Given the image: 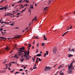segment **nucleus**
I'll return each instance as SVG.
<instances>
[{
	"mask_svg": "<svg viewBox=\"0 0 75 75\" xmlns=\"http://www.w3.org/2000/svg\"><path fill=\"white\" fill-rule=\"evenodd\" d=\"M24 47H23L19 49L18 51V54L17 55L20 56L21 57L20 59L21 62H23L24 61V59L25 60L28 61L30 56L29 55L30 52L28 50V52H27L24 51Z\"/></svg>",
	"mask_w": 75,
	"mask_h": 75,
	"instance_id": "nucleus-1",
	"label": "nucleus"
},
{
	"mask_svg": "<svg viewBox=\"0 0 75 75\" xmlns=\"http://www.w3.org/2000/svg\"><path fill=\"white\" fill-rule=\"evenodd\" d=\"M68 73L69 74H71L72 72V68H70L69 67V68H68Z\"/></svg>",
	"mask_w": 75,
	"mask_h": 75,
	"instance_id": "nucleus-2",
	"label": "nucleus"
},
{
	"mask_svg": "<svg viewBox=\"0 0 75 75\" xmlns=\"http://www.w3.org/2000/svg\"><path fill=\"white\" fill-rule=\"evenodd\" d=\"M5 49L6 51H8L10 50V47H9V46H7L5 48Z\"/></svg>",
	"mask_w": 75,
	"mask_h": 75,
	"instance_id": "nucleus-3",
	"label": "nucleus"
},
{
	"mask_svg": "<svg viewBox=\"0 0 75 75\" xmlns=\"http://www.w3.org/2000/svg\"><path fill=\"white\" fill-rule=\"evenodd\" d=\"M57 48L56 47H54L53 49V52L54 53H55L57 52Z\"/></svg>",
	"mask_w": 75,
	"mask_h": 75,
	"instance_id": "nucleus-4",
	"label": "nucleus"
},
{
	"mask_svg": "<svg viewBox=\"0 0 75 75\" xmlns=\"http://www.w3.org/2000/svg\"><path fill=\"white\" fill-rule=\"evenodd\" d=\"M50 68V67H46L45 69H44L45 71L46 72V71H49V68Z\"/></svg>",
	"mask_w": 75,
	"mask_h": 75,
	"instance_id": "nucleus-5",
	"label": "nucleus"
},
{
	"mask_svg": "<svg viewBox=\"0 0 75 75\" xmlns=\"http://www.w3.org/2000/svg\"><path fill=\"white\" fill-rule=\"evenodd\" d=\"M69 67H70V68H73V69H74V67L72 66V63H71L70 64V65L69 66L68 68H69Z\"/></svg>",
	"mask_w": 75,
	"mask_h": 75,
	"instance_id": "nucleus-6",
	"label": "nucleus"
},
{
	"mask_svg": "<svg viewBox=\"0 0 75 75\" xmlns=\"http://www.w3.org/2000/svg\"><path fill=\"white\" fill-rule=\"evenodd\" d=\"M12 15H13V14H12L11 13H8L6 14L5 15V16H12Z\"/></svg>",
	"mask_w": 75,
	"mask_h": 75,
	"instance_id": "nucleus-7",
	"label": "nucleus"
},
{
	"mask_svg": "<svg viewBox=\"0 0 75 75\" xmlns=\"http://www.w3.org/2000/svg\"><path fill=\"white\" fill-rule=\"evenodd\" d=\"M4 8L5 10H6L7 9V7L6 6L5 7H4L3 8H0V10H3Z\"/></svg>",
	"mask_w": 75,
	"mask_h": 75,
	"instance_id": "nucleus-8",
	"label": "nucleus"
},
{
	"mask_svg": "<svg viewBox=\"0 0 75 75\" xmlns=\"http://www.w3.org/2000/svg\"><path fill=\"white\" fill-rule=\"evenodd\" d=\"M21 37V35H19L18 36H17V37H15V38H20V37Z\"/></svg>",
	"mask_w": 75,
	"mask_h": 75,
	"instance_id": "nucleus-9",
	"label": "nucleus"
},
{
	"mask_svg": "<svg viewBox=\"0 0 75 75\" xmlns=\"http://www.w3.org/2000/svg\"><path fill=\"white\" fill-rule=\"evenodd\" d=\"M23 3H24V2H25L26 3H28L29 1H26V0H24L23 1H22Z\"/></svg>",
	"mask_w": 75,
	"mask_h": 75,
	"instance_id": "nucleus-10",
	"label": "nucleus"
},
{
	"mask_svg": "<svg viewBox=\"0 0 75 75\" xmlns=\"http://www.w3.org/2000/svg\"><path fill=\"white\" fill-rule=\"evenodd\" d=\"M31 45L30 44H29V46L28 47V50H30V48L31 47Z\"/></svg>",
	"mask_w": 75,
	"mask_h": 75,
	"instance_id": "nucleus-11",
	"label": "nucleus"
},
{
	"mask_svg": "<svg viewBox=\"0 0 75 75\" xmlns=\"http://www.w3.org/2000/svg\"><path fill=\"white\" fill-rule=\"evenodd\" d=\"M8 64H6V68H4L5 69H6L7 68V67H8Z\"/></svg>",
	"mask_w": 75,
	"mask_h": 75,
	"instance_id": "nucleus-12",
	"label": "nucleus"
},
{
	"mask_svg": "<svg viewBox=\"0 0 75 75\" xmlns=\"http://www.w3.org/2000/svg\"><path fill=\"white\" fill-rule=\"evenodd\" d=\"M37 16H36L34 18L32 21V22H33V21L34 20H36V19H37Z\"/></svg>",
	"mask_w": 75,
	"mask_h": 75,
	"instance_id": "nucleus-13",
	"label": "nucleus"
},
{
	"mask_svg": "<svg viewBox=\"0 0 75 75\" xmlns=\"http://www.w3.org/2000/svg\"><path fill=\"white\" fill-rule=\"evenodd\" d=\"M23 4H22L20 5V8H21H21H24V7L23 6Z\"/></svg>",
	"mask_w": 75,
	"mask_h": 75,
	"instance_id": "nucleus-14",
	"label": "nucleus"
},
{
	"mask_svg": "<svg viewBox=\"0 0 75 75\" xmlns=\"http://www.w3.org/2000/svg\"><path fill=\"white\" fill-rule=\"evenodd\" d=\"M71 57H73V55H72V54H69L68 56V57H69V58H70Z\"/></svg>",
	"mask_w": 75,
	"mask_h": 75,
	"instance_id": "nucleus-15",
	"label": "nucleus"
},
{
	"mask_svg": "<svg viewBox=\"0 0 75 75\" xmlns=\"http://www.w3.org/2000/svg\"><path fill=\"white\" fill-rule=\"evenodd\" d=\"M4 51L2 50H0V54H3V53H4Z\"/></svg>",
	"mask_w": 75,
	"mask_h": 75,
	"instance_id": "nucleus-16",
	"label": "nucleus"
},
{
	"mask_svg": "<svg viewBox=\"0 0 75 75\" xmlns=\"http://www.w3.org/2000/svg\"><path fill=\"white\" fill-rule=\"evenodd\" d=\"M69 32V31H67V32H66L65 33H64L63 35H62V36L63 37V36H64V35H65L67 33H68Z\"/></svg>",
	"mask_w": 75,
	"mask_h": 75,
	"instance_id": "nucleus-17",
	"label": "nucleus"
},
{
	"mask_svg": "<svg viewBox=\"0 0 75 75\" xmlns=\"http://www.w3.org/2000/svg\"><path fill=\"white\" fill-rule=\"evenodd\" d=\"M25 10H26V8H25V9H24L23 10H22L21 12V13H23V11H25Z\"/></svg>",
	"mask_w": 75,
	"mask_h": 75,
	"instance_id": "nucleus-18",
	"label": "nucleus"
},
{
	"mask_svg": "<svg viewBox=\"0 0 75 75\" xmlns=\"http://www.w3.org/2000/svg\"><path fill=\"white\" fill-rule=\"evenodd\" d=\"M19 73H20V72L19 71L16 72L15 74L16 75V74H19Z\"/></svg>",
	"mask_w": 75,
	"mask_h": 75,
	"instance_id": "nucleus-19",
	"label": "nucleus"
},
{
	"mask_svg": "<svg viewBox=\"0 0 75 75\" xmlns=\"http://www.w3.org/2000/svg\"><path fill=\"white\" fill-rule=\"evenodd\" d=\"M6 72V71L5 70H2V72L3 73H5Z\"/></svg>",
	"mask_w": 75,
	"mask_h": 75,
	"instance_id": "nucleus-20",
	"label": "nucleus"
},
{
	"mask_svg": "<svg viewBox=\"0 0 75 75\" xmlns=\"http://www.w3.org/2000/svg\"><path fill=\"white\" fill-rule=\"evenodd\" d=\"M38 57H40V56H41V54H38Z\"/></svg>",
	"mask_w": 75,
	"mask_h": 75,
	"instance_id": "nucleus-21",
	"label": "nucleus"
},
{
	"mask_svg": "<svg viewBox=\"0 0 75 75\" xmlns=\"http://www.w3.org/2000/svg\"><path fill=\"white\" fill-rule=\"evenodd\" d=\"M31 8L32 9H33V8H34V7L33 6H32L31 7H30V9H31Z\"/></svg>",
	"mask_w": 75,
	"mask_h": 75,
	"instance_id": "nucleus-22",
	"label": "nucleus"
},
{
	"mask_svg": "<svg viewBox=\"0 0 75 75\" xmlns=\"http://www.w3.org/2000/svg\"><path fill=\"white\" fill-rule=\"evenodd\" d=\"M61 67H62V65H60V66L58 67V69H60V68H61Z\"/></svg>",
	"mask_w": 75,
	"mask_h": 75,
	"instance_id": "nucleus-23",
	"label": "nucleus"
},
{
	"mask_svg": "<svg viewBox=\"0 0 75 75\" xmlns=\"http://www.w3.org/2000/svg\"><path fill=\"white\" fill-rule=\"evenodd\" d=\"M0 38H2L3 39H5V40H6V38H4L3 37H0Z\"/></svg>",
	"mask_w": 75,
	"mask_h": 75,
	"instance_id": "nucleus-24",
	"label": "nucleus"
},
{
	"mask_svg": "<svg viewBox=\"0 0 75 75\" xmlns=\"http://www.w3.org/2000/svg\"><path fill=\"white\" fill-rule=\"evenodd\" d=\"M46 55H47V53H45L44 55V57H46Z\"/></svg>",
	"mask_w": 75,
	"mask_h": 75,
	"instance_id": "nucleus-25",
	"label": "nucleus"
},
{
	"mask_svg": "<svg viewBox=\"0 0 75 75\" xmlns=\"http://www.w3.org/2000/svg\"><path fill=\"white\" fill-rule=\"evenodd\" d=\"M15 71V70L14 69H13V70L12 71H10V72H11L12 73L14 72V71Z\"/></svg>",
	"mask_w": 75,
	"mask_h": 75,
	"instance_id": "nucleus-26",
	"label": "nucleus"
},
{
	"mask_svg": "<svg viewBox=\"0 0 75 75\" xmlns=\"http://www.w3.org/2000/svg\"><path fill=\"white\" fill-rule=\"evenodd\" d=\"M36 52V53H38V49H37V51Z\"/></svg>",
	"mask_w": 75,
	"mask_h": 75,
	"instance_id": "nucleus-27",
	"label": "nucleus"
},
{
	"mask_svg": "<svg viewBox=\"0 0 75 75\" xmlns=\"http://www.w3.org/2000/svg\"><path fill=\"white\" fill-rule=\"evenodd\" d=\"M64 74L63 73H62L60 74V75H63Z\"/></svg>",
	"mask_w": 75,
	"mask_h": 75,
	"instance_id": "nucleus-28",
	"label": "nucleus"
},
{
	"mask_svg": "<svg viewBox=\"0 0 75 75\" xmlns=\"http://www.w3.org/2000/svg\"><path fill=\"white\" fill-rule=\"evenodd\" d=\"M44 45H45V44L43 42V43H42V46H44Z\"/></svg>",
	"mask_w": 75,
	"mask_h": 75,
	"instance_id": "nucleus-29",
	"label": "nucleus"
},
{
	"mask_svg": "<svg viewBox=\"0 0 75 75\" xmlns=\"http://www.w3.org/2000/svg\"><path fill=\"white\" fill-rule=\"evenodd\" d=\"M16 17V16H14V15H13V16H11V17Z\"/></svg>",
	"mask_w": 75,
	"mask_h": 75,
	"instance_id": "nucleus-30",
	"label": "nucleus"
},
{
	"mask_svg": "<svg viewBox=\"0 0 75 75\" xmlns=\"http://www.w3.org/2000/svg\"><path fill=\"white\" fill-rule=\"evenodd\" d=\"M38 45H39V43H37L36 45L37 47H38Z\"/></svg>",
	"mask_w": 75,
	"mask_h": 75,
	"instance_id": "nucleus-31",
	"label": "nucleus"
},
{
	"mask_svg": "<svg viewBox=\"0 0 75 75\" xmlns=\"http://www.w3.org/2000/svg\"><path fill=\"white\" fill-rule=\"evenodd\" d=\"M10 25H11L13 26V25H14L13 23H11L10 24Z\"/></svg>",
	"mask_w": 75,
	"mask_h": 75,
	"instance_id": "nucleus-32",
	"label": "nucleus"
},
{
	"mask_svg": "<svg viewBox=\"0 0 75 75\" xmlns=\"http://www.w3.org/2000/svg\"><path fill=\"white\" fill-rule=\"evenodd\" d=\"M11 63L12 64H14V63H16V62H12Z\"/></svg>",
	"mask_w": 75,
	"mask_h": 75,
	"instance_id": "nucleus-33",
	"label": "nucleus"
},
{
	"mask_svg": "<svg viewBox=\"0 0 75 75\" xmlns=\"http://www.w3.org/2000/svg\"><path fill=\"white\" fill-rule=\"evenodd\" d=\"M52 67H51L50 68H49V70L50 71V70H51L52 69Z\"/></svg>",
	"mask_w": 75,
	"mask_h": 75,
	"instance_id": "nucleus-34",
	"label": "nucleus"
},
{
	"mask_svg": "<svg viewBox=\"0 0 75 75\" xmlns=\"http://www.w3.org/2000/svg\"><path fill=\"white\" fill-rule=\"evenodd\" d=\"M13 50H12L11 51L9 52V53H10L11 54V53H12V52H13Z\"/></svg>",
	"mask_w": 75,
	"mask_h": 75,
	"instance_id": "nucleus-35",
	"label": "nucleus"
},
{
	"mask_svg": "<svg viewBox=\"0 0 75 75\" xmlns=\"http://www.w3.org/2000/svg\"><path fill=\"white\" fill-rule=\"evenodd\" d=\"M20 13H18L17 14V16H19V15H20Z\"/></svg>",
	"mask_w": 75,
	"mask_h": 75,
	"instance_id": "nucleus-36",
	"label": "nucleus"
},
{
	"mask_svg": "<svg viewBox=\"0 0 75 75\" xmlns=\"http://www.w3.org/2000/svg\"><path fill=\"white\" fill-rule=\"evenodd\" d=\"M1 24H3L4 23V21H2L1 23Z\"/></svg>",
	"mask_w": 75,
	"mask_h": 75,
	"instance_id": "nucleus-37",
	"label": "nucleus"
},
{
	"mask_svg": "<svg viewBox=\"0 0 75 75\" xmlns=\"http://www.w3.org/2000/svg\"><path fill=\"white\" fill-rule=\"evenodd\" d=\"M0 73H3V70H0Z\"/></svg>",
	"mask_w": 75,
	"mask_h": 75,
	"instance_id": "nucleus-38",
	"label": "nucleus"
},
{
	"mask_svg": "<svg viewBox=\"0 0 75 75\" xmlns=\"http://www.w3.org/2000/svg\"><path fill=\"white\" fill-rule=\"evenodd\" d=\"M28 11H29V13H31V10H28Z\"/></svg>",
	"mask_w": 75,
	"mask_h": 75,
	"instance_id": "nucleus-39",
	"label": "nucleus"
},
{
	"mask_svg": "<svg viewBox=\"0 0 75 75\" xmlns=\"http://www.w3.org/2000/svg\"><path fill=\"white\" fill-rule=\"evenodd\" d=\"M20 71H23V70L22 69H21L19 70Z\"/></svg>",
	"mask_w": 75,
	"mask_h": 75,
	"instance_id": "nucleus-40",
	"label": "nucleus"
},
{
	"mask_svg": "<svg viewBox=\"0 0 75 75\" xmlns=\"http://www.w3.org/2000/svg\"><path fill=\"white\" fill-rule=\"evenodd\" d=\"M46 53L47 55H48V51H46Z\"/></svg>",
	"mask_w": 75,
	"mask_h": 75,
	"instance_id": "nucleus-41",
	"label": "nucleus"
},
{
	"mask_svg": "<svg viewBox=\"0 0 75 75\" xmlns=\"http://www.w3.org/2000/svg\"><path fill=\"white\" fill-rule=\"evenodd\" d=\"M37 69V67H33V69Z\"/></svg>",
	"mask_w": 75,
	"mask_h": 75,
	"instance_id": "nucleus-42",
	"label": "nucleus"
},
{
	"mask_svg": "<svg viewBox=\"0 0 75 75\" xmlns=\"http://www.w3.org/2000/svg\"><path fill=\"white\" fill-rule=\"evenodd\" d=\"M1 29H0V31H2L3 30V28H1Z\"/></svg>",
	"mask_w": 75,
	"mask_h": 75,
	"instance_id": "nucleus-43",
	"label": "nucleus"
},
{
	"mask_svg": "<svg viewBox=\"0 0 75 75\" xmlns=\"http://www.w3.org/2000/svg\"><path fill=\"white\" fill-rule=\"evenodd\" d=\"M47 8H48V7H46V8H44V10H45L46 9H47Z\"/></svg>",
	"mask_w": 75,
	"mask_h": 75,
	"instance_id": "nucleus-44",
	"label": "nucleus"
},
{
	"mask_svg": "<svg viewBox=\"0 0 75 75\" xmlns=\"http://www.w3.org/2000/svg\"><path fill=\"white\" fill-rule=\"evenodd\" d=\"M73 51V52L74 51V49H72V50H71L70 51Z\"/></svg>",
	"mask_w": 75,
	"mask_h": 75,
	"instance_id": "nucleus-45",
	"label": "nucleus"
},
{
	"mask_svg": "<svg viewBox=\"0 0 75 75\" xmlns=\"http://www.w3.org/2000/svg\"><path fill=\"white\" fill-rule=\"evenodd\" d=\"M3 1H4V0H2L0 2L1 3H2L3 2Z\"/></svg>",
	"mask_w": 75,
	"mask_h": 75,
	"instance_id": "nucleus-46",
	"label": "nucleus"
},
{
	"mask_svg": "<svg viewBox=\"0 0 75 75\" xmlns=\"http://www.w3.org/2000/svg\"><path fill=\"white\" fill-rule=\"evenodd\" d=\"M44 40H46V41H47V38H45L44 39Z\"/></svg>",
	"mask_w": 75,
	"mask_h": 75,
	"instance_id": "nucleus-47",
	"label": "nucleus"
},
{
	"mask_svg": "<svg viewBox=\"0 0 75 75\" xmlns=\"http://www.w3.org/2000/svg\"><path fill=\"white\" fill-rule=\"evenodd\" d=\"M6 62V61H5L3 63V64H5V63Z\"/></svg>",
	"mask_w": 75,
	"mask_h": 75,
	"instance_id": "nucleus-48",
	"label": "nucleus"
},
{
	"mask_svg": "<svg viewBox=\"0 0 75 75\" xmlns=\"http://www.w3.org/2000/svg\"><path fill=\"white\" fill-rule=\"evenodd\" d=\"M39 61H41V59H40V58L39 59Z\"/></svg>",
	"mask_w": 75,
	"mask_h": 75,
	"instance_id": "nucleus-49",
	"label": "nucleus"
},
{
	"mask_svg": "<svg viewBox=\"0 0 75 75\" xmlns=\"http://www.w3.org/2000/svg\"><path fill=\"white\" fill-rule=\"evenodd\" d=\"M70 14V13H66V16H67V15H68V14Z\"/></svg>",
	"mask_w": 75,
	"mask_h": 75,
	"instance_id": "nucleus-50",
	"label": "nucleus"
},
{
	"mask_svg": "<svg viewBox=\"0 0 75 75\" xmlns=\"http://www.w3.org/2000/svg\"><path fill=\"white\" fill-rule=\"evenodd\" d=\"M33 69H31V68L30 69V71H31H31H33Z\"/></svg>",
	"mask_w": 75,
	"mask_h": 75,
	"instance_id": "nucleus-51",
	"label": "nucleus"
},
{
	"mask_svg": "<svg viewBox=\"0 0 75 75\" xmlns=\"http://www.w3.org/2000/svg\"><path fill=\"white\" fill-rule=\"evenodd\" d=\"M11 63H9V66H11Z\"/></svg>",
	"mask_w": 75,
	"mask_h": 75,
	"instance_id": "nucleus-52",
	"label": "nucleus"
},
{
	"mask_svg": "<svg viewBox=\"0 0 75 75\" xmlns=\"http://www.w3.org/2000/svg\"><path fill=\"white\" fill-rule=\"evenodd\" d=\"M63 67H64V64H63L61 68H63Z\"/></svg>",
	"mask_w": 75,
	"mask_h": 75,
	"instance_id": "nucleus-53",
	"label": "nucleus"
},
{
	"mask_svg": "<svg viewBox=\"0 0 75 75\" xmlns=\"http://www.w3.org/2000/svg\"><path fill=\"white\" fill-rule=\"evenodd\" d=\"M38 61V59H39V58L38 57H37L36 59Z\"/></svg>",
	"mask_w": 75,
	"mask_h": 75,
	"instance_id": "nucleus-54",
	"label": "nucleus"
},
{
	"mask_svg": "<svg viewBox=\"0 0 75 75\" xmlns=\"http://www.w3.org/2000/svg\"><path fill=\"white\" fill-rule=\"evenodd\" d=\"M16 13V11H13V14H14V13Z\"/></svg>",
	"mask_w": 75,
	"mask_h": 75,
	"instance_id": "nucleus-55",
	"label": "nucleus"
},
{
	"mask_svg": "<svg viewBox=\"0 0 75 75\" xmlns=\"http://www.w3.org/2000/svg\"><path fill=\"white\" fill-rule=\"evenodd\" d=\"M38 60H36L35 62V63H38Z\"/></svg>",
	"mask_w": 75,
	"mask_h": 75,
	"instance_id": "nucleus-56",
	"label": "nucleus"
},
{
	"mask_svg": "<svg viewBox=\"0 0 75 75\" xmlns=\"http://www.w3.org/2000/svg\"><path fill=\"white\" fill-rule=\"evenodd\" d=\"M8 69H9V70H10V71L11 70V69L10 68V67L8 68Z\"/></svg>",
	"mask_w": 75,
	"mask_h": 75,
	"instance_id": "nucleus-57",
	"label": "nucleus"
},
{
	"mask_svg": "<svg viewBox=\"0 0 75 75\" xmlns=\"http://www.w3.org/2000/svg\"><path fill=\"white\" fill-rule=\"evenodd\" d=\"M28 27H27V28H26L25 30V31L26 30H28Z\"/></svg>",
	"mask_w": 75,
	"mask_h": 75,
	"instance_id": "nucleus-58",
	"label": "nucleus"
},
{
	"mask_svg": "<svg viewBox=\"0 0 75 75\" xmlns=\"http://www.w3.org/2000/svg\"><path fill=\"white\" fill-rule=\"evenodd\" d=\"M25 68H26V67H23V69H25Z\"/></svg>",
	"mask_w": 75,
	"mask_h": 75,
	"instance_id": "nucleus-59",
	"label": "nucleus"
},
{
	"mask_svg": "<svg viewBox=\"0 0 75 75\" xmlns=\"http://www.w3.org/2000/svg\"><path fill=\"white\" fill-rule=\"evenodd\" d=\"M14 28L15 29H18V27H16V28Z\"/></svg>",
	"mask_w": 75,
	"mask_h": 75,
	"instance_id": "nucleus-60",
	"label": "nucleus"
},
{
	"mask_svg": "<svg viewBox=\"0 0 75 75\" xmlns=\"http://www.w3.org/2000/svg\"><path fill=\"white\" fill-rule=\"evenodd\" d=\"M1 32L2 34H4V33H3V32L2 31H1Z\"/></svg>",
	"mask_w": 75,
	"mask_h": 75,
	"instance_id": "nucleus-61",
	"label": "nucleus"
},
{
	"mask_svg": "<svg viewBox=\"0 0 75 75\" xmlns=\"http://www.w3.org/2000/svg\"><path fill=\"white\" fill-rule=\"evenodd\" d=\"M72 27V26H71V27L69 29H71Z\"/></svg>",
	"mask_w": 75,
	"mask_h": 75,
	"instance_id": "nucleus-62",
	"label": "nucleus"
},
{
	"mask_svg": "<svg viewBox=\"0 0 75 75\" xmlns=\"http://www.w3.org/2000/svg\"><path fill=\"white\" fill-rule=\"evenodd\" d=\"M23 0H20L18 2H21V1H22Z\"/></svg>",
	"mask_w": 75,
	"mask_h": 75,
	"instance_id": "nucleus-63",
	"label": "nucleus"
},
{
	"mask_svg": "<svg viewBox=\"0 0 75 75\" xmlns=\"http://www.w3.org/2000/svg\"><path fill=\"white\" fill-rule=\"evenodd\" d=\"M4 23L5 24H7V22H4Z\"/></svg>",
	"mask_w": 75,
	"mask_h": 75,
	"instance_id": "nucleus-64",
	"label": "nucleus"
}]
</instances>
